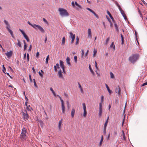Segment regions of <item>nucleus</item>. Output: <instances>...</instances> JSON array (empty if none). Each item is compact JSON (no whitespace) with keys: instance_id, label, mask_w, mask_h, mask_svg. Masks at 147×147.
Here are the masks:
<instances>
[{"instance_id":"nucleus-1","label":"nucleus","mask_w":147,"mask_h":147,"mask_svg":"<svg viewBox=\"0 0 147 147\" xmlns=\"http://www.w3.org/2000/svg\"><path fill=\"white\" fill-rule=\"evenodd\" d=\"M27 129L24 127L22 129L21 133L20 136V138L22 141H24L26 140L27 135Z\"/></svg>"},{"instance_id":"nucleus-2","label":"nucleus","mask_w":147,"mask_h":147,"mask_svg":"<svg viewBox=\"0 0 147 147\" xmlns=\"http://www.w3.org/2000/svg\"><path fill=\"white\" fill-rule=\"evenodd\" d=\"M3 21L6 26L5 28L10 33L12 38H14V35L13 31L10 29L11 26L9 23L8 21L6 20H4Z\"/></svg>"},{"instance_id":"nucleus-3","label":"nucleus","mask_w":147,"mask_h":147,"mask_svg":"<svg viewBox=\"0 0 147 147\" xmlns=\"http://www.w3.org/2000/svg\"><path fill=\"white\" fill-rule=\"evenodd\" d=\"M58 11L60 15L62 17L68 16H69V14L67 11L64 8H59Z\"/></svg>"},{"instance_id":"nucleus-4","label":"nucleus","mask_w":147,"mask_h":147,"mask_svg":"<svg viewBox=\"0 0 147 147\" xmlns=\"http://www.w3.org/2000/svg\"><path fill=\"white\" fill-rule=\"evenodd\" d=\"M139 55L138 54H136L132 55L129 59V61L132 63L136 61L139 58Z\"/></svg>"},{"instance_id":"nucleus-5","label":"nucleus","mask_w":147,"mask_h":147,"mask_svg":"<svg viewBox=\"0 0 147 147\" xmlns=\"http://www.w3.org/2000/svg\"><path fill=\"white\" fill-rule=\"evenodd\" d=\"M32 27L35 29H38L41 32H44L43 28L41 26L39 25H36L34 24H33V26Z\"/></svg>"},{"instance_id":"nucleus-6","label":"nucleus","mask_w":147,"mask_h":147,"mask_svg":"<svg viewBox=\"0 0 147 147\" xmlns=\"http://www.w3.org/2000/svg\"><path fill=\"white\" fill-rule=\"evenodd\" d=\"M22 113L23 115V117L24 119L26 121V120H28L29 116L27 113V112L26 110H24V111H22Z\"/></svg>"},{"instance_id":"nucleus-7","label":"nucleus","mask_w":147,"mask_h":147,"mask_svg":"<svg viewBox=\"0 0 147 147\" xmlns=\"http://www.w3.org/2000/svg\"><path fill=\"white\" fill-rule=\"evenodd\" d=\"M19 30L20 31V32H21L22 34L23 35L24 37L27 40L28 42H29L30 40L27 36L26 34L25 33V32L23 30H22L19 29Z\"/></svg>"},{"instance_id":"nucleus-8","label":"nucleus","mask_w":147,"mask_h":147,"mask_svg":"<svg viewBox=\"0 0 147 147\" xmlns=\"http://www.w3.org/2000/svg\"><path fill=\"white\" fill-rule=\"evenodd\" d=\"M59 66L61 68H62L63 71L64 73H65V66L64 65H56V66L55 65L54 66L55 71H56L57 70V66L58 68H59Z\"/></svg>"},{"instance_id":"nucleus-9","label":"nucleus","mask_w":147,"mask_h":147,"mask_svg":"<svg viewBox=\"0 0 147 147\" xmlns=\"http://www.w3.org/2000/svg\"><path fill=\"white\" fill-rule=\"evenodd\" d=\"M69 37L71 39V43L72 44L74 42V41L75 38V34H73L71 32H69Z\"/></svg>"},{"instance_id":"nucleus-10","label":"nucleus","mask_w":147,"mask_h":147,"mask_svg":"<svg viewBox=\"0 0 147 147\" xmlns=\"http://www.w3.org/2000/svg\"><path fill=\"white\" fill-rule=\"evenodd\" d=\"M82 106L83 107V109L84 110V113L83 115L84 117H85L87 115L86 109L85 104V103H83L82 104Z\"/></svg>"},{"instance_id":"nucleus-11","label":"nucleus","mask_w":147,"mask_h":147,"mask_svg":"<svg viewBox=\"0 0 147 147\" xmlns=\"http://www.w3.org/2000/svg\"><path fill=\"white\" fill-rule=\"evenodd\" d=\"M115 4H116V5H117V6L118 7L119 10H120V12H121V14H122V15L123 16H125V13H124V11H123L122 9L121 8V7H120V5H119V4L117 2H116L115 3Z\"/></svg>"},{"instance_id":"nucleus-12","label":"nucleus","mask_w":147,"mask_h":147,"mask_svg":"<svg viewBox=\"0 0 147 147\" xmlns=\"http://www.w3.org/2000/svg\"><path fill=\"white\" fill-rule=\"evenodd\" d=\"M102 105H99V111L98 113V115L100 117L102 114Z\"/></svg>"},{"instance_id":"nucleus-13","label":"nucleus","mask_w":147,"mask_h":147,"mask_svg":"<svg viewBox=\"0 0 147 147\" xmlns=\"http://www.w3.org/2000/svg\"><path fill=\"white\" fill-rule=\"evenodd\" d=\"M121 90L119 86H118L115 89V91L116 93H117L119 96L120 95V92Z\"/></svg>"},{"instance_id":"nucleus-14","label":"nucleus","mask_w":147,"mask_h":147,"mask_svg":"<svg viewBox=\"0 0 147 147\" xmlns=\"http://www.w3.org/2000/svg\"><path fill=\"white\" fill-rule=\"evenodd\" d=\"M86 9L92 12L97 18H98V15L96 14L92 9L88 8H87Z\"/></svg>"},{"instance_id":"nucleus-15","label":"nucleus","mask_w":147,"mask_h":147,"mask_svg":"<svg viewBox=\"0 0 147 147\" xmlns=\"http://www.w3.org/2000/svg\"><path fill=\"white\" fill-rule=\"evenodd\" d=\"M88 38H91L92 37V34L91 30L90 28L88 29Z\"/></svg>"},{"instance_id":"nucleus-16","label":"nucleus","mask_w":147,"mask_h":147,"mask_svg":"<svg viewBox=\"0 0 147 147\" xmlns=\"http://www.w3.org/2000/svg\"><path fill=\"white\" fill-rule=\"evenodd\" d=\"M12 52L11 51H10L9 52H7L5 53V55L7 56L8 58H10L12 55Z\"/></svg>"},{"instance_id":"nucleus-17","label":"nucleus","mask_w":147,"mask_h":147,"mask_svg":"<svg viewBox=\"0 0 147 147\" xmlns=\"http://www.w3.org/2000/svg\"><path fill=\"white\" fill-rule=\"evenodd\" d=\"M75 109L74 108H72L71 109V116L72 118H73L74 117L75 112Z\"/></svg>"},{"instance_id":"nucleus-18","label":"nucleus","mask_w":147,"mask_h":147,"mask_svg":"<svg viewBox=\"0 0 147 147\" xmlns=\"http://www.w3.org/2000/svg\"><path fill=\"white\" fill-rule=\"evenodd\" d=\"M58 76L59 77V78H63L61 70V69H60L59 71H58Z\"/></svg>"},{"instance_id":"nucleus-19","label":"nucleus","mask_w":147,"mask_h":147,"mask_svg":"<svg viewBox=\"0 0 147 147\" xmlns=\"http://www.w3.org/2000/svg\"><path fill=\"white\" fill-rule=\"evenodd\" d=\"M61 108L62 110V113H65V106L64 103H61Z\"/></svg>"},{"instance_id":"nucleus-20","label":"nucleus","mask_w":147,"mask_h":147,"mask_svg":"<svg viewBox=\"0 0 147 147\" xmlns=\"http://www.w3.org/2000/svg\"><path fill=\"white\" fill-rule=\"evenodd\" d=\"M75 4L76 6V7L78 8V9H77V10H79L80 9H81L82 8V6L80 5L79 4H78L77 3V2H76V1L75 2Z\"/></svg>"},{"instance_id":"nucleus-21","label":"nucleus","mask_w":147,"mask_h":147,"mask_svg":"<svg viewBox=\"0 0 147 147\" xmlns=\"http://www.w3.org/2000/svg\"><path fill=\"white\" fill-rule=\"evenodd\" d=\"M109 116L108 117L106 121L105 122V123L104 124V128L107 127V124L108 122V120H109Z\"/></svg>"},{"instance_id":"nucleus-22","label":"nucleus","mask_w":147,"mask_h":147,"mask_svg":"<svg viewBox=\"0 0 147 147\" xmlns=\"http://www.w3.org/2000/svg\"><path fill=\"white\" fill-rule=\"evenodd\" d=\"M89 69L90 70V71L91 73L93 75H94V73L91 67V65H89Z\"/></svg>"},{"instance_id":"nucleus-23","label":"nucleus","mask_w":147,"mask_h":147,"mask_svg":"<svg viewBox=\"0 0 147 147\" xmlns=\"http://www.w3.org/2000/svg\"><path fill=\"white\" fill-rule=\"evenodd\" d=\"M104 96H103V95H102L101 96L100 102L99 103V105H102V103L103 102V101H104Z\"/></svg>"},{"instance_id":"nucleus-24","label":"nucleus","mask_w":147,"mask_h":147,"mask_svg":"<svg viewBox=\"0 0 147 147\" xmlns=\"http://www.w3.org/2000/svg\"><path fill=\"white\" fill-rule=\"evenodd\" d=\"M97 52V50L94 48L93 51V57H95Z\"/></svg>"},{"instance_id":"nucleus-25","label":"nucleus","mask_w":147,"mask_h":147,"mask_svg":"<svg viewBox=\"0 0 147 147\" xmlns=\"http://www.w3.org/2000/svg\"><path fill=\"white\" fill-rule=\"evenodd\" d=\"M105 85L109 93H111L112 92V91L110 89L108 85L106 84H105Z\"/></svg>"},{"instance_id":"nucleus-26","label":"nucleus","mask_w":147,"mask_h":147,"mask_svg":"<svg viewBox=\"0 0 147 147\" xmlns=\"http://www.w3.org/2000/svg\"><path fill=\"white\" fill-rule=\"evenodd\" d=\"M65 38L64 36L62 39V42H61V44L63 45L65 43Z\"/></svg>"},{"instance_id":"nucleus-27","label":"nucleus","mask_w":147,"mask_h":147,"mask_svg":"<svg viewBox=\"0 0 147 147\" xmlns=\"http://www.w3.org/2000/svg\"><path fill=\"white\" fill-rule=\"evenodd\" d=\"M62 121H63V119H62L59 122L58 127H59V129H60L61 128V124H62Z\"/></svg>"},{"instance_id":"nucleus-28","label":"nucleus","mask_w":147,"mask_h":147,"mask_svg":"<svg viewBox=\"0 0 147 147\" xmlns=\"http://www.w3.org/2000/svg\"><path fill=\"white\" fill-rule=\"evenodd\" d=\"M110 47L111 48H112L113 47L114 51L115 50V45H114V42H112Z\"/></svg>"},{"instance_id":"nucleus-29","label":"nucleus","mask_w":147,"mask_h":147,"mask_svg":"<svg viewBox=\"0 0 147 147\" xmlns=\"http://www.w3.org/2000/svg\"><path fill=\"white\" fill-rule=\"evenodd\" d=\"M81 58H84L85 57V55H84V51L83 49H82L81 50Z\"/></svg>"},{"instance_id":"nucleus-30","label":"nucleus","mask_w":147,"mask_h":147,"mask_svg":"<svg viewBox=\"0 0 147 147\" xmlns=\"http://www.w3.org/2000/svg\"><path fill=\"white\" fill-rule=\"evenodd\" d=\"M103 139H104V138H103V136H101V140H100V141L99 142V146H101L102 144V141L103 140Z\"/></svg>"},{"instance_id":"nucleus-31","label":"nucleus","mask_w":147,"mask_h":147,"mask_svg":"<svg viewBox=\"0 0 147 147\" xmlns=\"http://www.w3.org/2000/svg\"><path fill=\"white\" fill-rule=\"evenodd\" d=\"M71 5L72 6L76 9H78V8L76 7L75 5V2H74V1H72L71 2Z\"/></svg>"},{"instance_id":"nucleus-32","label":"nucleus","mask_w":147,"mask_h":147,"mask_svg":"<svg viewBox=\"0 0 147 147\" xmlns=\"http://www.w3.org/2000/svg\"><path fill=\"white\" fill-rule=\"evenodd\" d=\"M70 59L69 57H67L66 59V63L67 64H70Z\"/></svg>"},{"instance_id":"nucleus-33","label":"nucleus","mask_w":147,"mask_h":147,"mask_svg":"<svg viewBox=\"0 0 147 147\" xmlns=\"http://www.w3.org/2000/svg\"><path fill=\"white\" fill-rule=\"evenodd\" d=\"M27 109L28 111H31L32 110V108L30 107V105H29L28 106H27L26 108Z\"/></svg>"},{"instance_id":"nucleus-34","label":"nucleus","mask_w":147,"mask_h":147,"mask_svg":"<svg viewBox=\"0 0 147 147\" xmlns=\"http://www.w3.org/2000/svg\"><path fill=\"white\" fill-rule=\"evenodd\" d=\"M39 122L40 125V126L41 127H42L43 126L44 123L41 120H38V121Z\"/></svg>"},{"instance_id":"nucleus-35","label":"nucleus","mask_w":147,"mask_h":147,"mask_svg":"<svg viewBox=\"0 0 147 147\" xmlns=\"http://www.w3.org/2000/svg\"><path fill=\"white\" fill-rule=\"evenodd\" d=\"M50 90L53 93V95L55 96H56V94L55 93V92L54 91V90L52 88H50Z\"/></svg>"},{"instance_id":"nucleus-36","label":"nucleus","mask_w":147,"mask_h":147,"mask_svg":"<svg viewBox=\"0 0 147 147\" xmlns=\"http://www.w3.org/2000/svg\"><path fill=\"white\" fill-rule=\"evenodd\" d=\"M23 42L24 44V51H25L26 50L27 47V45L25 41L24 40L23 41Z\"/></svg>"},{"instance_id":"nucleus-37","label":"nucleus","mask_w":147,"mask_h":147,"mask_svg":"<svg viewBox=\"0 0 147 147\" xmlns=\"http://www.w3.org/2000/svg\"><path fill=\"white\" fill-rule=\"evenodd\" d=\"M107 13L109 15L110 18L112 20H113V17L111 15L110 13L109 12V11H107Z\"/></svg>"},{"instance_id":"nucleus-38","label":"nucleus","mask_w":147,"mask_h":147,"mask_svg":"<svg viewBox=\"0 0 147 147\" xmlns=\"http://www.w3.org/2000/svg\"><path fill=\"white\" fill-rule=\"evenodd\" d=\"M109 40L110 38L109 37H108L107 38L105 41V44L106 45H107L108 44Z\"/></svg>"},{"instance_id":"nucleus-39","label":"nucleus","mask_w":147,"mask_h":147,"mask_svg":"<svg viewBox=\"0 0 147 147\" xmlns=\"http://www.w3.org/2000/svg\"><path fill=\"white\" fill-rule=\"evenodd\" d=\"M33 80L34 81V86L36 88H37L38 86L36 83L35 79H34Z\"/></svg>"},{"instance_id":"nucleus-40","label":"nucleus","mask_w":147,"mask_h":147,"mask_svg":"<svg viewBox=\"0 0 147 147\" xmlns=\"http://www.w3.org/2000/svg\"><path fill=\"white\" fill-rule=\"evenodd\" d=\"M76 45H77L78 44L79 42V38L78 36H77L76 37Z\"/></svg>"},{"instance_id":"nucleus-41","label":"nucleus","mask_w":147,"mask_h":147,"mask_svg":"<svg viewBox=\"0 0 147 147\" xmlns=\"http://www.w3.org/2000/svg\"><path fill=\"white\" fill-rule=\"evenodd\" d=\"M17 40L18 41V43L17 44L20 47H21V43L20 42V40Z\"/></svg>"},{"instance_id":"nucleus-42","label":"nucleus","mask_w":147,"mask_h":147,"mask_svg":"<svg viewBox=\"0 0 147 147\" xmlns=\"http://www.w3.org/2000/svg\"><path fill=\"white\" fill-rule=\"evenodd\" d=\"M103 134L104 135H105L106 134V128H103Z\"/></svg>"},{"instance_id":"nucleus-43","label":"nucleus","mask_w":147,"mask_h":147,"mask_svg":"<svg viewBox=\"0 0 147 147\" xmlns=\"http://www.w3.org/2000/svg\"><path fill=\"white\" fill-rule=\"evenodd\" d=\"M110 74L111 75V78H114V76L112 72H111Z\"/></svg>"},{"instance_id":"nucleus-44","label":"nucleus","mask_w":147,"mask_h":147,"mask_svg":"<svg viewBox=\"0 0 147 147\" xmlns=\"http://www.w3.org/2000/svg\"><path fill=\"white\" fill-rule=\"evenodd\" d=\"M3 65V69H2V71H3V72L5 74V71L6 70V69H5V67H4V65Z\"/></svg>"},{"instance_id":"nucleus-45","label":"nucleus","mask_w":147,"mask_h":147,"mask_svg":"<svg viewBox=\"0 0 147 147\" xmlns=\"http://www.w3.org/2000/svg\"><path fill=\"white\" fill-rule=\"evenodd\" d=\"M49 55H48L46 58V61H45L46 64H47L48 63V60L49 59Z\"/></svg>"},{"instance_id":"nucleus-46","label":"nucleus","mask_w":147,"mask_h":147,"mask_svg":"<svg viewBox=\"0 0 147 147\" xmlns=\"http://www.w3.org/2000/svg\"><path fill=\"white\" fill-rule=\"evenodd\" d=\"M74 59L75 63H76L77 62V56H74Z\"/></svg>"},{"instance_id":"nucleus-47","label":"nucleus","mask_w":147,"mask_h":147,"mask_svg":"<svg viewBox=\"0 0 147 147\" xmlns=\"http://www.w3.org/2000/svg\"><path fill=\"white\" fill-rule=\"evenodd\" d=\"M123 136L124 140H125V135L124 132L123 131H122Z\"/></svg>"},{"instance_id":"nucleus-48","label":"nucleus","mask_w":147,"mask_h":147,"mask_svg":"<svg viewBox=\"0 0 147 147\" xmlns=\"http://www.w3.org/2000/svg\"><path fill=\"white\" fill-rule=\"evenodd\" d=\"M39 53L38 52H37L36 55V57L37 58H38L39 57Z\"/></svg>"},{"instance_id":"nucleus-49","label":"nucleus","mask_w":147,"mask_h":147,"mask_svg":"<svg viewBox=\"0 0 147 147\" xmlns=\"http://www.w3.org/2000/svg\"><path fill=\"white\" fill-rule=\"evenodd\" d=\"M43 20L44 22L45 23H46V24H48V22H47V21L45 18H43Z\"/></svg>"},{"instance_id":"nucleus-50","label":"nucleus","mask_w":147,"mask_h":147,"mask_svg":"<svg viewBox=\"0 0 147 147\" xmlns=\"http://www.w3.org/2000/svg\"><path fill=\"white\" fill-rule=\"evenodd\" d=\"M59 98H60V100H61V103H64L63 100L61 98L60 96H59Z\"/></svg>"},{"instance_id":"nucleus-51","label":"nucleus","mask_w":147,"mask_h":147,"mask_svg":"<svg viewBox=\"0 0 147 147\" xmlns=\"http://www.w3.org/2000/svg\"><path fill=\"white\" fill-rule=\"evenodd\" d=\"M38 74L40 75V76L41 77H42L43 76V75L42 74H41L40 72V71H39L38 72Z\"/></svg>"},{"instance_id":"nucleus-52","label":"nucleus","mask_w":147,"mask_h":147,"mask_svg":"<svg viewBox=\"0 0 147 147\" xmlns=\"http://www.w3.org/2000/svg\"><path fill=\"white\" fill-rule=\"evenodd\" d=\"M147 85V82L144 83L141 86H143L145 85Z\"/></svg>"},{"instance_id":"nucleus-53","label":"nucleus","mask_w":147,"mask_h":147,"mask_svg":"<svg viewBox=\"0 0 147 147\" xmlns=\"http://www.w3.org/2000/svg\"><path fill=\"white\" fill-rule=\"evenodd\" d=\"M88 52H89V50H88L87 51V52L86 53H85V57H86L87 56L88 54Z\"/></svg>"},{"instance_id":"nucleus-54","label":"nucleus","mask_w":147,"mask_h":147,"mask_svg":"<svg viewBox=\"0 0 147 147\" xmlns=\"http://www.w3.org/2000/svg\"><path fill=\"white\" fill-rule=\"evenodd\" d=\"M32 70H33V72L34 73V74H35L36 73V71H35V70L34 69V67H33L32 68Z\"/></svg>"},{"instance_id":"nucleus-55","label":"nucleus","mask_w":147,"mask_h":147,"mask_svg":"<svg viewBox=\"0 0 147 147\" xmlns=\"http://www.w3.org/2000/svg\"><path fill=\"white\" fill-rule=\"evenodd\" d=\"M78 85H79V88L80 89V88H82V86H81L80 84V83L79 82H78Z\"/></svg>"},{"instance_id":"nucleus-56","label":"nucleus","mask_w":147,"mask_h":147,"mask_svg":"<svg viewBox=\"0 0 147 147\" xmlns=\"http://www.w3.org/2000/svg\"><path fill=\"white\" fill-rule=\"evenodd\" d=\"M110 136V133H109L108 134V135L107 138V140H109V138Z\"/></svg>"},{"instance_id":"nucleus-57","label":"nucleus","mask_w":147,"mask_h":147,"mask_svg":"<svg viewBox=\"0 0 147 147\" xmlns=\"http://www.w3.org/2000/svg\"><path fill=\"white\" fill-rule=\"evenodd\" d=\"M113 135L115 136H116L117 135V132L116 131H115L113 133Z\"/></svg>"},{"instance_id":"nucleus-58","label":"nucleus","mask_w":147,"mask_h":147,"mask_svg":"<svg viewBox=\"0 0 147 147\" xmlns=\"http://www.w3.org/2000/svg\"><path fill=\"white\" fill-rule=\"evenodd\" d=\"M28 23L30 26H31L32 27L33 26V24H31L29 21L28 22Z\"/></svg>"},{"instance_id":"nucleus-59","label":"nucleus","mask_w":147,"mask_h":147,"mask_svg":"<svg viewBox=\"0 0 147 147\" xmlns=\"http://www.w3.org/2000/svg\"><path fill=\"white\" fill-rule=\"evenodd\" d=\"M29 77L30 79V82H32V80L31 78V76L30 75H29Z\"/></svg>"},{"instance_id":"nucleus-60","label":"nucleus","mask_w":147,"mask_h":147,"mask_svg":"<svg viewBox=\"0 0 147 147\" xmlns=\"http://www.w3.org/2000/svg\"><path fill=\"white\" fill-rule=\"evenodd\" d=\"M27 60L28 61L29 60V55L28 53H27Z\"/></svg>"},{"instance_id":"nucleus-61","label":"nucleus","mask_w":147,"mask_h":147,"mask_svg":"<svg viewBox=\"0 0 147 147\" xmlns=\"http://www.w3.org/2000/svg\"><path fill=\"white\" fill-rule=\"evenodd\" d=\"M7 76H8L10 78H12V77L9 74V73H7Z\"/></svg>"},{"instance_id":"nucleus-62","label":"nucleus","mask_w":147,"mask_h":147,"mask_svg":"<svg viewBox=\"0 0 147 147\" xmlns=\"http://www.w3.org/2000/svg\"><path fill=\"white\" fill-rule=\"evenodd\" d=\"M63 62L62 61H60V64H63Z\"/></svg>"},{"instance_id":"nucleus-63","label":"nucleus","mask_w":147,"mask_h":147,"mask_svg":"<svg viewBox=\"0 0 147 147\" xmlns=\"http://www.w3.org/2000/svg\"><path fill=\"white\" fill-rule=\"evenodd\" d=\"M32 49V45H30V46L29 49H28L29 51H31Z\"/></svg>"},{"instance_id":"nucleus-64","label":"nucleus","mask_w":147,"mask_h":147,"mask_svg":"<svg viewBox=\"0 0 147 147\" xmlns=\"http://www.w3.org/2000/svg\"><path fill=\"white\" fill-rule=\"evenodd\" d=\"M123 16L125 20H127V18L125 15Z\"/></svg>"}]
</instances>
